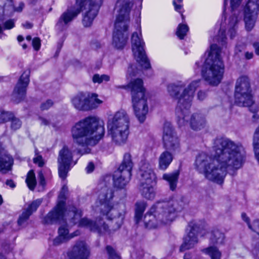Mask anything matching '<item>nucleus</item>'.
Segmentation results:
<instances>
[{
    "instance_id": "1",
    "label": "nucleus",
    "mask_w": 259,
    "mask_h": 259,
    "mask_svg": "<svg viewBox=\"0 0 259 259\" xmlns=\"http://www.w3.org/2000/svg\"><path fill=\"white\" fill-rule=\"evenodd\" d=\"M214 157L205 152L199 153L196 157L195 167L207 180L222 184L228 169L240 168L245 160L246 152L239 143L222 137L213 142Z\"/></svg>"
},
{
    "instance_id": "2",
    "label": "nucleus",
    "mask_w": 259,
    "mask_h": 259,
    "mask_svg": "<svg viewBox=\"0 0 259 259\" xmlns=\"http://www.w3.org/2000/svg\"><path fill=\"white\" fill-rule=\"evenodd\" d=\"M68 188L63 186L58 196V202L54 209L50 211L46 217V223H60L65 220L70 221L73 224L78 223V226L85 227L92 231H97L100 233L109 231L108 225L102 222V220L92 221L87 218L81 219L82 212L74 206H71L64 210Z\"/></svg>"
},
{
    "instance_id": "3",
    "label": "nucleus",
    "mask_w": 259,
    "mask_h": 259,
    "mask_svg": "<svg viewBox=\"0 0 259 259\" xmlns=\"http://www.w3.org/2000/svg\"><path fill=\"white\" fill-rule=\"evenodd\" d=\"M200 81V80L192 81L179 98L176 114L178 124L180 127L185 126L189 123L192 130L199 131L205 128L207 125L206 118L202 114L194 113L190 115V108L194 93L199 87Z\"/></svg>"
},
{
    "instance_id": "4",
    "label": "nucleus",
    "mask_w": 259,
    "mask_h": 259,
    "mask_svg": "<svg viewBox=\"0 0 259 259\" xmlns=\"http://www.w3.org/2000/svg\"><path fill=\"white\" fill-rule=\"evenodd\" d=\"M184 206V203L181 198L156 202L145 215L143 220L145 227L156 228L172 222L177 213L182 211Z\"/></svg>"
},
{
    "instance_id": "5",
    "label": "nucleus",
    "mask_w": 259,
    "mask_h": 259,
    "mask_svg": "<svg viewBox=\"0 0 259 259\" xmlns=\"http://www.w3.org/2000/svg\"><path fill=\"white\" fill-rule=\"evenodd\" d=\"M71 132L74 141L78 145L93 146L104 135V122L97 117H88L76 123Z\"/></svg>"
},
{
    "instance_id": "6",
    "label": "nucleus",
    "mask_w": 259,
    "mask_h": 259,
    "mask_svg": "<svg viewBox=\"0 0 259 259\" xmlns=\"http://www.w3.org/2000/svg\"><path fill=\"white\" fill-rule=\"evenodd\" d=\"M221 52L220 48L217 45H212L202 70L204 80L213 86H217L221 82L224 73Z\"/></svg>"
},
{
    "instance_id": "7",
    "label": "nucleus",
    "mask_w": 259,
    "mask_h": 259,
    "mask_svg": "<svg viewBox=\"0 0 259 259\" xmlns=\"http://www.w3.org/2000/svg\"><path fill=\"white\" fill-rule=\"evenodd\" d=\"M130 119L126 112L120 110L116 112L108 121V134L117 145L126 143L130 133Z\"/></svg>"
},
{
    "instance_id": "8",
    "label": "nucleus",
    "mask_w": 259,
    "mask_h": 259,
    "mask_svg": "<svg viewBox=\"0 0 259 259\" xmlns=\"http://www.w3.org/2000/svg\"><path fill=\"white\" fill-rule=\"evenodd\" d=\"M113 191L112 188L105 186L102 187L99 199L101 203V213L107 217V219L115 221L116 227L114 229H119L123 224L125 214L124 205L114 207L111 202L113 197Z\"/></svg>"
},
{
    "instance_id": "9",
    "label": "nucleus",
    "mask_w": 259,
    "mask_h": 259,
    "mask_svg": "<svg viewBox=\"0 0 259 259\" xmlns=\"http://www.w3.org/2000/svg\"><path fill=\"white\" fill-rule=\"evenodd\" d=\"M103 0H76V6L69 7L59 17L56 28L60 31L67 29L69 24L80 13L82 8L99 11Z\"/></svg>"
},
{
    "instance_id": "10",
    "label": "nucleus",
    "mask_w": 259,
    "mask_h": 259,
    "mask_svg": "<svg viewBox=\"0 0 259 259\" xmlns=\"http://www.w3.org/2000/svg\"><path fill=\"white\" fill-rule=\"evenodd\" d=\"M143 83L142 80L138 78L131 81L128 85L131 89L134 113L141 123L145 121L148 112L147 99L145 95V90Z\"/></svg>"
},
{
    "instance_id": "11",
    "label": "nucleus",
    "mask_w": 259,
    "mask_h": 259,
    "mask_svg": "<svg viewBox=\"0 0 259 259\" xmlns=\"http://www.w3.org/2000/svg\"><path fill=\"white\" fill-rule=\"evenodd\" d=\"M235 103L240 106L249 107L253 103L249 79L243 76L237 79L234 93Z\"/></svg>"
},
{
    "instance_id": "12",
    "label": "nucleus",
    "mask_w": 259,
    "mask_h": 259,
    "mask_svg": "<svg viewBox=\"0 0 259 259\" xmlns=\"http://www.w3.org/2000/svg\"><path fill=\"white\" fill-rule=\"evenodd\" d=\"M133 166L131 155L129 153H125L121 164L113 176L115 187L122 189L126 186L131 179Z\"/></svg>"
},
{
    "instance_id": "13",
    "label": "nucleus",
    "mask_w": 259,
    "mask_h": 259,
    "mask_svg": "<svg viewBox=\"0 0 259 259\" xmlns=\"http://www.w3.org/2000/svg\"><path fill=\"white\" fill-rule=\"evenodd\" d=\"M132 50L137 61L145 69L150 67V64L144 49L145 43L141 38V32H134L131 38Z\"/></svg>"
},
{
    "instance_id": "14",
    "label": "nucleus",
    "mask_w": 259,
    "mask_h": 259,
    "mask_svg": "<svg viewBox=\"0 0 259 259\" xmlns=\"http://www.w3.org/2000/svg\"><path fill=\"white\" fill-rule=\"evenodd\" d=\"M71 102L76 109L87 111L96 108L102 101L98 98L96 94H92L89 97L83 93H79L72 98Z\"/></svg>"
},
{
    "instance_id": "15",
    "label": "nucleus",
    "mask_w": 259,
    "mask_h": 259,
    "mask_svg": "<svg viewBox=\"0 0 259 259\" xmlns=\"http://www.w3.org/2000/svg\"><path fill=\"white\" fill-rule=\"evenodd\" d=\"M58 172L59 177L65 179L72 166L76 163L73 160L72 152L66 146L60 150L58 157Z\"/></svg>"
},
{
    "instance_id": "16",
    "label": "nucleus",
    "mask_w": 259,
    "mask_h": 259,
    "mask_svg": "<svg viewBox=\"0 0 259 259\" xmlns=\"http://www.w3.org/2000/svg\"><path fill=\"white\" fill-rule=\"evenodd\" d=\"M259 10V0H248L244 10L245 27L251 31L255 25Z\"/></svg>"
},
{
    "instance_id": "17",
    "label": "nucleus",
    "mask_w": 259,
    "mask_h": 259,
    "mask_svg": "<svg viewBox=\"0 0 259 259\" xmlns=\"http://www.w3.org/2000/svg\"><path fill=\"white\" fill-rule=\"evenodd\" d=\"M163 140L165 148L175 152L180 150V141L171 125L166 123L163 127Z\"/></svg>"
},
{
    "instance_id": "18",
    "label": "nucleus",
    "mask_w": 259,
    "mask_h": 259,
    "mask_svg": "<svg viewBox=\"0 0 259 259\" xmlns=\"http://www.w3.org/2000/svg\"><path fill=\"white\" fill-rule=\"evenodd\" d=\"M200 228L194 222L189 224L187 229V235L183 238V243L180 247L181 252L191 249L198 243V234Z\"/></svg>"
},
{
    "instance_id": "19",
    "label": "nucleus",
    "mask_w": 259,
    "mask_h": 259,
    "mask_svg": "<svg viewBox=\"0 0 259 259\" xmlns=\"http://www.w3.org/2000/svg\"><path fill=\"white\" fill-rule=\"evenodd\" d=\"M30 70H26L20 76L12 94V100L16 103L23 100L26 96V88L29 82Z\"/></svg>"
},
{
    "instance_id": "20",
    "label": "nucleus",
    "mask_w": 259,
    "mask_h": 259,
    "mask_svg": "<svg viewBox=\"0 0 259 259\" xmlns=\"http://www.w3.org/2000/svg\"><path fill=\"white\" fill-rule=\"evenodd\" d=\"M90 254L88 246L84 241L77 242L69 253V259H87Z\"/></svg>"
},
{
    "instance_id": "21",
    "label": "nucleus",
    "mask_w": 259,
    "mask_h": 259,
    "mask_svg": "<svg viewBox=\"0 0 259 259\" xmlns=\"http://www.w3.org/2000/svg\"><path fill=\"white\" fill-rule=\"evenodd\" d=\"M140 175L141 176L140 184L155 183V175L152 168L149 167L148 165L144 164L141 166Z\"/></svg>"
},
{
    "instance_id": "22",
    "label": "nucleus",
    "mask_w": 259,
    "mask_h": 259,
    "mask_svg": "<svg viewBox=\"0 0 259 259\" xmlns=\"http://www.w3.org/2000/svg\"><path fill=\"white\" fill-rule=\"evenodd\" d=\"M59 236L54 240V244L58 245L64 242L74 236H78L80 232L79 231H76L72 234H69L68 229L65 226H61L58 229Z\"/></svg>"
},
{
    "instance_id": "23",
    "label": "nucleus",
    "mask_w": 259,
    "mask_h": 259,
    "mask_svg": "<svg viewBox=\"0 0 259 259\" xmlns=\"http://www.w3.org/2000/svg\"><path fill=\"white\" fill-rule=\"evenodd\" d=\"M127 39L128 33L114 31L113 45L117 49H122L125 46Z\"/></svg>"
},
{
    "instance_id": "24",
    "label": "nucleus",
    "mask_w": 259,
    "mask_h": 259,
    "mask_svg": "<svg viewBox=\"0 0 259 259\" xmlns=\"http://www.w3.org/2000/svg\"><path fill=\"white\" fill-rule=\"evenodd\" d=\"M13 164V158L10 155L0 156V172L6 174L11 170Z\"/></svg>"
},
{
    "instance_id": "25",
    "label": "nucleus",
    "mask_w": 259,
    "mask_h": 259,
    "mask_svg": "<svg viewBox=\"0 0 259 259\" xmlns=\"http://www.w3.org/2000/svg\"><path fill=\"white\" fill-rule=\"evenodd\" d=\"M139 190L141 195L146 199H151L155 197V194L153 184H140Z\"/></svg>"
},
{
    "instance_id": "26",
    "label": "nucleus",
    "mask_w": 259,
    "mask_h": 259,
    "mask_svg": "<svg viewBox=\"0 0 259 259\" xmlns=\"http://www.w3.org/2000/svg\"><path fill=\"white\" fill-rule=\"evenodd\" d=\"M179 176V172L176 170L171 173L163 174L162 179L168 183L170 189L174 191L177 187Z\"/></svg>"
},
{
    "instance_id": "27",
    "label": "nucleus",
    "mask_w": 259,
    "mask_h": 259,
    "mask_svg": "<svg viewBox=\"0 0 259 259\" xmlns=\"http://www.w3.org/2000/svg\"><path fill=\"white\" fill-rule=\"evenodd\" d=\"M173 157L168 151L162 152L159 157V167L160 169L165 170L172 160Z\"/></svg>"
},
{
    "instance_id": "28",
    "label": "nucleus",
    "mask_w": 259,
    "mask_h": 259,
    "mask_svg": "<svg viewBox=\"0 0 259 259\" xmlns=\"http://www.w3.org/2000/svg\"><path fill=\"white\" fill-rule=\"evenodd\" d=\"M147 203L144 201H138L135 204V221L139 224L143 217V214L147 207Z\"/></svg>"
},
{
    "instance_id": "29",
    "label": "nucleus",
    "mask_w": 259,
    "mask_h": 259,
    "mask_svg": "<svg viewBox=\"0 0 259 259\" xmlns=\"http://www.w3.org/2000/svg\"><path fill=\"white\" fill-rule=\"evenodd\" d=\"M225 235L218 230H214L212 232L210 238V242L214 245L223 244L225 240Z\"/></svg>"
},
{
    "instance_id": "30",
    "label": "nucleus",
    "mask_w": 259,
    "mask_h": 259,
    "mask_svg": "<svg viewBox=\"0 0 259 259\" xmlns=\"http://www.w3.org/2000/svg\"><path fill=\"white\" fill-rule=\"evenodd\" d=\"M88 9L89 10L86 12L82 19V24L85 27H89L92 25L94 18L98 13L96 10Z\"/></svg>"
},
{
    "instance_id": "31",
    "label": "nucleus",
    "mask_w": 259,
    "mask_h": 259,
    "mask_svg": "<svg viewBox=\"0 0 259 259\" xmlns=\"http://www.w3.org/2000/svg\"><path fill=\"white\" fill-rule=\"evenodd\" d=\"M238 18L236 15L232 16L229 19L228 33L231 38H233L236 34V27L238 23Z\"/></svg>"
},
{
    "instance_id": "32",
    "label": "nucleus",
    "mask_w": 259,
    "mask_h": 259,
    "mask_svg": "<svg viewBox=\"0 0 259 259\" xmlns=\"http://www.w3.org/2000/svg\"><path fill=\"white\" fill-rule=\"evenodd\" d=\"M202 251L209 255L211 259H221L222 253L218 248L213 246H210L203 249Z\"/></svg>"
},
{
    "instance_id": "33",
    "label": "nucleus",
    "mask_w": 259,
    "mask_h": 259,
    "mask_svg": "<svg viewBox=\"0 0 259 259\" xmlns=\"http://www.w3.org/2000/svg\"><path fill=\"white\" fill-rule=\"evenodd\" d=\"M25 181L29 189L33 190L36 185V181L35 174L33 170L28 172Z\"/></svg>"
},
{
    "instance_id": "34",
    "label": "nucleus",
    "mask_w": 259,
    "mask_h": 259,
    "mask_svg": "<svg viewBox=\"0 0 259 259\" xmlns=\"http://www.w3.org/2000/svg\"><path fill=\"white\" fill-rule=\"evenodd\" d=\"M253 144L255 157L258 161H259V127L254 133Z\"/></svg>"
},
{
    "instance_id": "35",
    "label": "nucleus",
    "mask_w": 259,
    "mask_h": 259,
    "mask_svg": "<svg viewBox=\"0 0 259 259\" xmlns=\"http://www.w3.org/2000/svg\"><path fill=\"white\" fill-rule=\"evenodd\" d=\"M251 225L252 231L256 232L259 235V220L254 221ZM252 252L254 254L257 255L259 253V242H258L254 246L252 249Z\"/></svg>"
},
{
    "instance_id": "36",
    "label": "nucleus",
    "mask_w": 259,
    "mask_h": 259,
    "mask_svg": "<svg viewBox=\"0 0 259 259\" xmlns=\"http://www.w3.org/2000/svg\"><path fill=\"white\" fill-rule=\"evenodd\" d=\"M182 90V87L174 84H169L167 87V91L172 97L178 98V94Z\"/></svg>"
},
{
    "instance_id": "37",
    "label": "nucleus",
    "mask_w": 259,
    "mask_h": 259,
    "mask_svg": "<svg viewBox=\"0 0 259 259\" xmlns=\"http://www.w3.org/2000/svg\"><path fill=\"white\" fill-rule=\"evenodd\" d=\"M13 117L12 112L3 110H0V124L10 121Z\"/></svg>"
},
{
    "instance_id": "38",
    "label": "nucleus",
    "mask_w": 259,
    "mask_h": 259,
    "mask_svg": "<svg viewBox=\"0 0 259 259\" xmlns=\"http://www.w3.org/2000/svg\"><path fill=\"white\" fill-rule=\"evenodd\" d=\"M188 30L189 28L187 25L181 24L178 27L176 34L180 39H182L186 35Z\"/></svg>"
},
{
    "instance_id": "39",
    "label": "nucleus",
    "mask_w": 259,
    "mask_h": 259,
    "mask_svg": "<svg viewBox=\"0 0 259 259\" xmlns=\"http://www.w3.org/2000/svg\"><path fill=\"white\" fill-rule=\"evenodd\" d=\"M41 199H36L29 204L25 210L29 212H31V214H32L33 212L36 210L38 206L41 204Z\"/></svg>"
},
{
    "instance_id": "40",
    "label": "nucleus",
    "mask_w": 259,
    "mask_h": 259,
    "mask_svg": "<svg viewBox=\"0 0 259 259\" xmlns=\"http://www.w3.org/2000/svg\"><path fill=\"white\" fill-rule=\"evenodd\" d=\"M31 215V212H29L25 209L22 214L19 216V218L18 220V225L19 226L25 225Z\"/></svg>"
},
{
    "instance_id": "41",
    "label": "nucleus",
    "mask_w": 259,
    "mask_h": 259,
    "mask_svg": "<svg viewBox=\"0 0 259 259\" xmlns=\"http://www.w3.org/2000/svg\"><path fill=\"white\" fill-rule=\"evenodd\" d=\"M109 80V76L106 74H102L100 75L99 74H96L93 77V81L94 83H101L104 81H108Z\"/></svg>"
},
{
    "instance_id": "42",
    "label": "nucleus",
    "mask_w": 259,
    "mask_h": 259,
    "mask_svg": "<svg viewBox=\"0 0 259 259\" xmlns=\"http://www.w3.org/2000/svg\"><path fill=\"white\" fill-rule=\"evenodd\" d=\"M10 121H11V128L12 130L16 131L18 130L22 125V122L21 120L19 118L15 117L14 114L13 118H11Z\"/></svg>"
},
{
    "instance_id": "43",
    "label": "nucleus",
    "mask_w": 259,
    "mask_h": 259,
    "mask_svg": "<svg viewBox=\"0 0 259 259\" xmlns=\"http://www.w3.org/2000/svg\"><path fill=\"white\" fill-rule=\"evenodd\" d=\"M7 2L5 3L4 6V9H6L7 7H9L10 9L12 11L21 12L24 7L23 4H20L19 8H15L12 0H7Z\"/></svg>"
},
{
    "instance_id": "44",
    "label": "nucleus",
    "mask_w": 259,
    "mask_h": 259,
    "mask_svg": "<svg viewBox=\"0 0 259 259\" xmlns=\"http://www.w3.org/2000/svg\"><path fill=\"white\" fill-rule=\"evenodd\" d=\"M106 250L109 256V259H119V256L115 250L111 246L107 245Z\"/></svg>"
},
{
    "instance_id": "45",
    "label": "nucleus",
    "mask_w": 259,
    "mask_h": 259,
    "mask_svg": "<svg viewBox=\"0 0 259 259\" xmlns=\"http://www.w3.org/2000/svg\"><path fill=\"white\" fill-rule=\"evenodd\" d=\"M246 44L242 42H238L235 47V54L240 56V54L245 50Z\"/></svg>"
},
{
    "instance_id": "46",
    "label": "nucleus",
    "mask_w": 259,
    "mask_h": 259,
    "mask_svg": "<svg viewBox=\"0 0 259 259\" xmlns=\"http://www.w3.org/2000/svg\"><path fill=\"white\" fill-rule=\"evenodd\" d=\"M53 105V102L51 100H48L46 102L41 103L40 108L41 110H45L49 109Z\"/></svg>"
},
{
    "instance_id": "47",
    "label": "nucleus",
    "mask_w": 259,
    "mask_h": 259,
    "mask_svg": "<svg viewBox=\"0 0 259 259\" xmlns=\"http://www.w3.org/2000/svg\"><path fill=\"white\" fill-rule=\"evenodd\" d=\"M32 46L35 51H38L40 47V39L39 37H34L32 42Z\"/></svg>"
},
{
    "instance_id": "48",
    "label": "nucleus",
    "mask_w": 259,
    "mask_h": 259,
    "mask_svg": "<svg viewBox=\"0 0 259 259\" xmlns=\"http://www.w3.org/2000/svg\"><path fill=\"white\" fill-rule=\"evenodd\" d=\"M33 162L37 164L39 167H42L45 164V162L42 157L40 155H37L33 158Z\"/></svg>"
},
{
    "instance_id": "49",
    "label": "nucleus",
    "mask_w": 259,
    "mask_h": 259,
    "mask_svg": "<svg viewBox=\"0 0 259 259\" xmlns=\"http://www.w3.org/2000/svg\"><path fill=\"white\" fill-rule=\"evenodd\" d=\"M183 0H174L173 5L175 6L176 11L181 13L180 10L182 9L183 6L181 5Z\"/></svg>"
},
{
    "instance_id": "50",
    "label": "nucleus",
    "mask_w": 259,
    "mask_h": 259,
    "mask_svg": "<svg viewBox=\"0 0 259 259\" xmlns=\"http://www.w3.org/2000/svg\"><path fill=\"white\" fill-rule=\"evenodd\" d=\"M14 22L12 20L7 21L4 23L5 29H10L14 27Z\"/></svg>"
},
{
    "instance_id": "51",
    "label": "nucleus",
    "mask_w": 259,
    "mask_h": 259,
    "mask_svg": "<svg viewBox=\"0 0 259 259\" xmlns=\"http://www.w3.org/2000/svg\"><path fill=\"white\" fill-rule=\"evenodd\" d=\"M38 178L39 179V183L42 186H44L46 184L45 177L41 171H40L38 174Z\"/></svg>"
},
{
    "instance_id": "52",
    "label": "nucleus",
    "mask_w": 259,
    "mask_h": 259,
    "mask_svg": "<svg viewBox=\"0 0 259 259\" xmlns=\"http://www.w3.org/2000/svg\"><path fill=\"white\" fill-rule=\"evenodd\" d=\"M242 0H231V5L232 9L237 8L240 4Z\"/></svg>"
},
{
    "instance_id": "53",
    "label": "nucleus",
    "mask_w": 259,
    "mask_h": 259,
    "mask_svg": "<svg viewBox=\"0 0 259 259\" xmlns=\"http://www.w3.org/2000/svg\"><path fill=\"white\" fill-rule=\"evenodd\" d=\"M242 219L247 223L249 228H251V225L249 222V219L245 213H242L241 214Z\"/></svg>"
},
{
    "instance_id": "54",
    "label": "nucleus",
    "mask_w": 259,
    "mask_h": 259,
    "mask_svg": "<svg viewBox=\"0 0 259 259\" xmlns=\"http://www.w3.org/2000/svg\"><path fill=\"white\" fill-rule=\"evenodd\" d=\"M206 97V94L204 92L199 91L197 94V98L199 100H204Z\"/></svg>"
},
{
    "instance_id": "55",
    "label": "nucleus",
    "mask_w": 259,
    "mask_h": 259,
    "mask_svg": "<svg viewBox=\"0 0 259 259\" xmlns=\"http://www.w3.org/2000/svg\"><path fill=\"white\" fill-rule=\"evenodd\" d=\"M94 169V164L93 162H90L86 167V170L88 173L92 172Z\"/></svg>"
},
{
    "instance_id": "56",
    "label": "nucleus",
    "mask_w": 259,
    "mask_h": 259,
    "mask_svg": "<svg viewBox=\"0 0 259 259\" xmlns=\"http://www.w3.org/2000/svg\"><path fill=\"white\" fill-rule=\"evenodd\" d=\"M39 119L41 122V124L42 125H48L50 124V121L44 117H39Z\"/></svg>"
},
{
    "instance_id": "57",
    "label": "nucleus",
    "mask_w": 259,
    "mask_h": 259,
    "mask_svg": "<svg viewBox=\"0 0 259 259\" xmlns=\"http://www.w3.org/2000/svg\"><path fill=\"white\" fill-rule=\"evenodd\" d=\"M6 184L11 188H14L16 187L14 182L12 180H8L6 182Z\"/></svg>"
},
{
    "instance_id": "58",
    "label": "nucleus",
    "mask_w": 259,
    "mask_h": 259,
    "mask_svg": "<svg viewBox=\"0 0 259 259\" xmlns=\"http://www.w3.org/2000/svg\"><path fill=\"white\" fill-rule=\"evenodd\" d=\"M9 154L8 152L0 144V156H4V155Z\"/></svg>"
},
{
    "instance_id": "59",
    "label": "nucleus",
    "mask_w": 259,
    "mask_h": 259,
    "mask_svg": "<svg viewBox=\"0 0 259 259\" xmlns=\"http://www.w3.org/2000/svg\"><path fill=\"white\" fill-rule=\"evenodd\" d=\"M184 259H193L192 253L191 252H186L183 257Z\"/></svg>"
},
{
    "instance_id": "60",
    "label": "nucleus",
    "mask_w": 259,
    "mask_h": 259,
    "mask_svg": "<svg viewBox=\"0 0 259 259\" xmlns=\"http://www.w3.org/2000/svg\"><path fill=\"white\" fill-rule=\"evenodd\" d=\"M23 27L26 29H30L32 27L33 24L29 22H26L22 24Z\"/></svg>"
},
{
    "instance_id": "61",
    "label": "nucleus",
    "mask_w": 259,
    "mask_h": 259,
    "mask_svg": "<svg viewBox=\"0 0 259 259\" xmlns=\"http://www.w3.org/2000/svg\"><path fill=\"white\" fill-rule=\"evenodd\" d=\"M253 54L252 52H246L245 53V57L246 59L249 60L253 58Z\"/></svg>"
},
{
    "instance_id": "62",
    "label": "nucleus",
    "mask_w": 259,
    "mask_h": 259,
    "mask_svg": "<svg viewBox=\"0 0 259 259\" xmlns=\"http://www.w3.org/2000/svg\"><path fill=\"white\" fill-rule=\"evenodd\" d=\"M253 46L255 49L256 54L259 55V43L255 42L253 44Z\"/></svg>"
},
{
    "instance_id": "63",
    "label": "nucleus",
    "mask_w": 259,
    "mask_h": 259,
    "mask_svg": "<svg viewBox=\"0 0 259 259\" xmlns=\"http://www.w3.org/2000/svg\"><path fill=\"white\" fill-rule=\"evenodd\" d=\"M17 40L19 42L22 41L24 40V37L22 35H18L17 37Z\"/></svg>"
},
{
    "instance_id": "64",
    "label": "nucleus",
    "mask_w": 259,
    "mask_h": 259,
    "mask_svg": "<svg viewBox=\"0 0 259 259\" xmlns=\"http://www.w3.org/2000/svg\"><path fill=\"white\" fill-rule=\"evenodd\" d=\"M252 118H254L255 120H257L259 119V116L258 115L254 113L253 115H252Z\"/></svg>"
}]
</instances>
